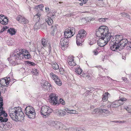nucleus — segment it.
Wrapping results in <instances>:
<instances>
[{"label": "nucleus", "mask_w": 131, "mask_h": 131, "mask_svg": "<svg viewBox=\"0 0 131 131\" xmlns=\"http://www.w3.org/2000/svg\"><path fill=\"white\" fill-rule=\"evenodd\" d=\"M25 113L26 115L30 118H33L35 117V110L33 107L30 106L26 107L25 109Z\"/></svg>", "instance_id": "0eeeda50"}, {"label": "nucleus", "mask_w": 131, "mask_h": 131, "mask_svg": "<svg viewBox=\"0 0 131 131\" xmlns=\"http://www.w3.org/2000/svg\"><path fill=\"white\" fill-rule=\"evenodd\" d=\"M107 37L110 39L109 41L111 40L110 42V45L113 43H114L118 44L120 43V45L124 46V45H127L128 42L127 40L126 39H123L122 35H116L115 36H112L111 35L110 32L108 31L106 34Z\"/></svg>", "instance_id": "20e7f679"}, {"label": "nucleus", "mask_w": 131, "mask_h": 131, "mask_svg": "<svg viewBox=\"0 0 131 131\" xmlns=\"http://www.w3.org/2000/svg\"><path fill=\"white\" fill-rule=\"evenodd\" d=\"M86 31L83 29H80L78 31L76 36V43L77 45L80 46L82 42H84L83 39L86 36Z\"/></svg>", "instance_id": "423d86ee"}, {"label": "nucleus", "mask_w": 131, "mask_h": 131, "mask_svg": "<svg viewBox=\"0 0 131 131\" xmlns=\"http://www.w3.org/2000/svg\"><path fill=\"white\" fill-rule=\"evenodd\" d=\"M122 79L124 81H126L127 80V79L125 78H122Z\"/></svg>", "instance_id": "e2e57ef3"}, {"label": "nucleus", "mask_w": 131, "mask_h": 131, "mask_svg": "<svg viewBox=\"0 0 131 131\" xmlns=\"http://www.w3.org/2000/svg\"><path fill=\"white\" fill-rule=\"evenodd\" d=\"M5 30V29H4L3 28L0 31V33H1L3 32Z\"/></svg>", "instance_id": "bf43d9fd"}, {"label": "nucleus", "mask_w": 131, "mask_h": 131, "mask_svg": "<svg viewBox=\"0 0 131 131\" xmlns=\"http://www.w3.org/2000/svg\"><path fill=\"white\" fill-rule=\"evenodd\" d=\"M56 121H55L51 119H49L47 122L48 124L54 127Z\"/></svg>", "instance_id": "b1692460"}, {"label": "nucleus", "mask_w": 131, "mask_h": 131, "mask_svg": "<svg viewBox=\"0 0 131 131\" xmlns=\"http://www.w3.org/2000/svg\"><path fill=\"white\" fill-rule=\"evenodd\" d=\"M7 32L9 33L12 36L15 35L16 33L15 29L12 28H10L9 29H8Z\"/></svg>", "instance_id": "a878e982"}, {"label": "nucleus", "mask_w": 131, "mask_h": 131, "mask_svg": "<svg viewBox=\"0 0 131 131\" xmlns=\"http://www.w3.org/2000/svg\"><path fill=\"white\" fill-rule=\"evenodd\" d=\"M8 119L7 118H4L3 119L1 120L0 121V122H1L2 123H3V122H7L8 120Z\"/></svg>", "instance_id": "de8ad7c7"}, {"label": "nucleus", "mask_w": 131, "mask_h": 131, "mask_svg": "<svg viewBox=\"0 0 131 131\" xmlns=\"http://www.w3.org/2000/svg\"><path fill=\"white\" fill-rule=\"evenodd\" d=\"M47 41L46 39L43 38L41 40V43L44 47H46L47 45Z\"/></svg>", "instance_id": "2f4dec72"}, {"label": "nucleus", "mask_w": 131, "mask_h": 131, "mask_svg": "<svg viewBox=\"0 0 131 131\" xmlns=\"http://www.w3.org/2000/svg\"><path fill=\"white\" fill-rule=\"evenodd\" d=\"M66 113L65 110H64V109L63 110H60L58 112V114L60 116H63L66 115Z\"/></svg>", "instance_id": "cd10ccee"}, {"label": "nucleus", "mask_w": 131, "mask_h": 131, "mask_svg": "<svg viewBox=\"0 0 131 131\" xmlns=\"http://www.w3.org/2000/svg\"><path fill=\"white\" fill-rule=\"evenodd\" d=\"M68 64L71 66H74L75 65L76 63L74 60L72 61H70L68 62Z\"/></svg>", "instance_id": "4c0bfd02"}, {"label": "nucleus", "mask_w": 131, "mask_h": 131, "mask_svg": "<svg viewBox=\"0 0 131 131\" xmlns=\"http://www.w3.org/2000/svg\"><path fill=\"white\" fill-rule=\"evenodd\" d=\"M131 45H129L128 42L127 44L125 46H124L125 47V46L126 47V48L127 49L130 50V49H131V43H130Z\"/></svg>", "instance_id": "79ce46f5"}, {"label": "nucleus", "mask_w": 131, "mask_h": 131, "mask_svg": "<svg viewBox=\"0 0 131 131\" xmlns=\"http://www.w3.org/2000/svg\"><path fill=\"white\" fill-rule=\"evenodd\" d=\"M0 22L3 25H6L7 24L8 19L7 17L2 15H0Z\"/></svg>", "instance_id": "dca6fc26"}, {"label": "nucleus", "mask_w": 131, "mask_h": 131, "mask_svg": "<svg viewBox=\"0 0 131 131\" xmlns=\"http://www.w3.org/2000/svg\"><path fill=\"white\" fill-rule=\"evenodd\" d=\"M107 19L106 18H102L99 19L98 20L101 23L104 22L105 21V20Z\"/></svg>", "instance_id": "58836bf2"}, {"label": "nucleus", "mask_w": 131, "mask_h": 131, "mask_svg": "<svg viewBox=\"0 0 131 131\" xmlns=\"http://www.w3.org/2000/svg\"><path fill=\"white\" fill-rule=\"evenodd\" d=\"M41 15L39 13H38L37 14L35 15L33 19L36 22H38L39 21L40 19V16Z\"/></svg>", "instance_id": "5701e85b"}, {"label": "nucleus", "mask_w": 131, "mask_h": 131, "mask_svg": "<svg viewBox=\"0 0 131 131\" xmlns=\"http://www.w3.org/2000/svg\"><path fill=\"white\" fill-rule=\"evenodd\" d=\"M88 0H83L82 2L84 4H85L86 3Z\"/></svg>", "instance_id": "680f3d73"}, {"label": "nucleus", "mask_w": 131, "mask_h": 131, "mask_svg": "<svg viewBox=\"0 0 131 131\" xmlns=\"http://www.w3.org/2000/svg\"><path fill=\"white\" fill-rule=\"evenodd\" d=\"M3 124V128L6 130H9L12 127V124L9 122H7L6 123H4Z\"/></svg>", "instance_id": "a211bd4d"}, {"label": "nucleus", "mask_w": 131, "mask_h": 131, "mask_svg": "<svg viewBox=\"0 0 131 131\" xmlns=\"http://www.w3.org/2000/svg\"><path fill=\"white\" fill-rule=\"evenodd\" d=\"M17 20L23 24H26L28 23V21L24 17L20 15H18L16 17Z\"/></svg>", "instance_id": "4468645a"}, {"label": "nucleus", "mask_w": 131, "mask_h": 131, "mask_svg": "<svg viewBox=\"0 0 131 131\" xmlns=\"http://www.w3.org/2000/svg\"><path fill=\"white\" fill-rule=\"evenodd\" d=\"M50 102L52 105L57 106L58 105L59 103L58 101V98L54 93H51L49 96Z\"/></svg>", "instance_id": "9d476101"}, {"label": "nucleus", "mask_w": 131, "mask_h": 131, "mask_svg": "<svg viewBox=\"0 0 131 131\" xmlns=\"http://www.w3.org/2000/svg\"><path fill=\"white\" fill-rule=\"evenodd\" d=\"M75 71L78 75H81L82 74V70L80 68H76Z\"/></svg>", "instance_id": "473e14b6"}, {"label": "nucleus", "mask_w": 131, "mask_h": 131, "mask_svg": "<svg viewBox=\"0 0 131 131\" xmlns=\"http://www.w3.org/2000/svg\"><path fill=\"white\" fill-rule=\"evenodd\" d=\"M45 20L49 25H51L53 22L51 18L46 16L45 18Z\"/></svg>", "instance_id": "4be33fe9"}, {"label": "nucleus", "mask_w": 131, "mask_h": 131, "mask_svg": "<svg viewBox=\"0 0 131 131\" xmlns=\"http://www.w3.org/2000/svg\"><path fill=\"white\" fill-rule=\"evenodd\" d=\"M75 29L73 27L69 28L68 29H66L64 32L65 38H68L71 37L75 34Z\"/></svg>", "instance_id": "1a4fd4ad"}, {"label": "nucleus", "mask_w": 131, "mask_h": 131, "mask_svg": "<svg viewBox=\"0 0 131 131\" xmlns=\"http://www.w3.org/2000/svg\"><path fill=\"white\" fill-rule=\"evenodd\" d=\"M126 99L125 98L122 97L121 99H120L119 100H118V101L119 102V101H121L122 102L125 101H126Z\"/></svg>", "instance_id": "8fccbe9b"}, {"label": "nucleus", "mask_w": 131, "mask_h": 131, "mask_svg": "<svg viewBox=\"0 0 131 131\" xmlns=\"http://www.w3.org/2000/svg\"><path fill=\"white\" fill-rule=\"evenodd\" d=\"M94 89L92 88L90 89V90H87L84 93L85 95L86 96H88L90 95L91 93L92 92V91H94Z\"/></svg>", "instance_id": "c756f323"}, {"label": "nucleus", "mask_w": 131, "mask_h": 131, "mask_svg": "<svg viewBox=\"0 0 131 131\" xmlns=\"http://www.w3.org/2000/svg\"><path fill=\"white\" fill-rule=\"evenodd\" d=\"M52 112L53 110L51 108L46 105L42 106L40 110L41 113L43 116H48Z\"/></svg>", "instance_id": "6e6552de"}, {"label": "nucleus", "mask_w": 131, "mask_h": 131, "mask_svg": "<svg viewBox=\"0 0 131 131\" xmlns=\"http://www.w3.org/2000/svg\"><path fill=\"white\" fill-rule=\"evenodd\" d=\"M63 124L59 122H56L54 127L57 129H59L63 128Z\"/></svg>", "instance_id": "aec40b11"}, {"label": "nucleus", "mask_w": 131, "mask_h": 131, "mask_svg": "<svg viewBox=\"0 0 131 131\" xmlns=\"http://www.w3.org/2000/svg\"><path fill=\"white\" fill-rule=\"evenodd\" d=\"M50 75L51 77L54 80H56L59 78L57 75L54 74L52 72L50 74Z\"/></svg>", "instance_id": "c85d7f7f"}, {"label": "nucleus", "mask_w": 131, "mask_h": 131, "mask_svg": "<svg viewBox=\"0 0 131 131\" xmlns=\"http://www.w3.org/2000/svg\"><path fill=\"white\" fill-rule=\"evenodd\" d=\"M59 101L61 104L63 105L65 104V102L62 99L60 98L59 99Z\"/></svg>", "instance_id": "49530a36"}, {"label": "nucleus", "mask_w": 131, "mask_h": 131, "mask_svg": "<svg viewBox=\"0 0 131 131\" xmlns=\"http://www.w3.org/2000/svg\"><path fill=\"white\" fill-rule=\"evenodd\" d=\"M122 16L123 17H127L129 19H130L129 15L125 13H122L121 14Z\"/></svg>", "instance_id": "c9c22d12"}, {"label": "nucleus", "mask_w": 131, "mask_h": 131, "mask_svg": "<svg viewBox=\"0 0 131 131\" xmlns=\"http://www.w3.org/2000/svg\"><path fill=\"white\" fill-rule=\"evenodd\" d=\"M3 102H0V112L3 111Z\"/></svg>", "instance_id": "ea45409f"}, {"label": "nucleus", "mask_w": 131, "mask_h": 131, "mask_svg": "<svg viewBox=\"0 0 131 131\" xmlns=\"http://www.w3.org/2000/svg\"><path fill=\"white\" fill-rule=\"evenodd\" d=\"M75 130V131H85V130L83 129L80 128H78L76 129Z\"/></svg>", "instance_id": "3c124183"}, {"label": "nucleus", "mask_w": 131, "mask_h": 131, "mask_svg": "<svg viewBox=\"0 0 131 131\" xmlns=\"http://www.w3.org/2000/svg\"><path fill=\"white\" fill-rule=\"evenodd\" d=\"M10 79L9 77L8 78H5L1 79L0 80V84L1 85L3 86H5L8 84Z\"/></svg>", "instance_id": "ddd939ff"}, {"label": "nucleus", "mask_w": 131, "mask_h": 131, "mask_svg": "<svg viewBox=\"0 0 131 131\" xmlns=\"http://www.w3.org/2000/svg\"><path fill=\"white\" fill-rule=\"evenodd\" d=\"M85 78L88 80H90V77L89 75H87L85 77Z\"/></svg>", "instance_id": "5fc2aeb1"}, {"label": "nucleus", "mask_w": 131, "mask_h": 131, "mask_svg": "<svg viewBox=\"0 0 131 131\" xmlns=\"http://www.w3.org/2000/svg\"><path fill=\"white\" fill-rule=\"evenodd\" d=\"M93 52H94V54L96 55H97L98 53V51L96 50L94 51Z\"/></svg>", "instance_id": "13d9d810"}, {"label": "nucleus", "mask_w": 131, "mask_h": 131, "mask_svg": "<svg viewBox=\"0 0 131 131\" xmlns=\"http://www.w3.org/2000/svg\"><path fill=\"white\" fill-rule=\"evenodd\" d=\"M3 124L1 122H0V130H3Z\"/></svg>", "instance_id": "09e8293b"}, {"label": "nucleus", "mask_w": 131, "mask_h": 131, "mask_svg": "<svg viewBox=\"0 0 131 131\" xmlns=\"http://www.w3.org/2000/svg\"><path fill=\"white\" fill-rule=\"evenodd\" d=\"M60 43L62 49L64 50L68 46V40L65 37H63L60 40Z\"/></svg>", "instance_id": "9b49d317"}, {"label": "nucleus", "mask_w": 131, "mask_h": 131, "mask_svg": "<svg viewBox=\"0 0 131 131\" xmlns=\"http://www.w3.org/2000/svg\"><path fill=\"white\" fill-rule=\"evenodd\" d=\"M0 101H1V102H3V99L2 96V97H0Z\"/></svg>", "instance_id": "338daca9"}, {"label": "nucleus", "mask_w": 131, "mask_h": 131, "mask_svg": "<svg viewBox=\"0 0 131 131\" xmlns=\"http://www.w3.org/2000/svg\"><path fill=\"white\" fill-rule=\"evenodd\" d=\"M49 51H50L51 50V46L50 44L49 45Z\"/></svg>", "instance_id": "0e129e2a"}, {"label": "nucleus", "mask_w": 131, "mask_h": 131, "mask_svg": "<svg viewBox=\"0 0 131 131\" xmlns=\"http://www.w3.org/2000/svg\"><path fill=\"white\" fill-rule=\"evenodd\" d=\"M9 112L10 117L15 121H21L24 119V114L19 107L10 108L9 109Z\"/></svg>", "instance_id": "7ed1b4c3"}, {"label": "nucleus", "mask_w": 131, "mask_h": 131, "mask_svg": "<svg viewBox=\"0 0 131 131\" xmlns=\"http://www.w3.org/2000/svg\"><path fill=\"white\" fill-rule=\"evenodd\" d=\"M73 60V57L72 56H71L70 57H69L68 60V63L70 61H72Z\"/></svg>", "instance_id": "37998d69"}, {"label": "nucleus", "mask_w": 131, "mask_h": 131, "mask_svg": "<svg viewBox=\"0 0 131 131\" xmlns=\"http://www.w3.org/2000/svg\"><path fill=\"white\" fill-rule=\"evenodd\" d=\"M111 122H113L116 123H119V121H111Z\"/></svg>", "instance_id": "69168bd1"}, {"label": "nucleus", "mask_w": 131, "mask_h": 131, "mask_svg": "<svg viewBox=\"0 0 131 131\" xmlns=\"http://www.w3.org/2000/svg\"><path fill=\"white\" fill-rule=\"evenodd\" d=\"M108 28L105 26H101L96 30V35L97 37H100L97 41V45L101 47L105 45L109 41V38H107V33L108 31Z\"/></svg>", "instance_id": "f257e3e1"}, {"label": "nucleus", "mask_w": 131, "mask_h": 131, "mask_svg": "<svg viewBox=\"0 0 131 131\" xmlns=\"http://www.w3.org/2000/svg\"><path fill=\"white\" fill-rule=\"evenodd\" d=\"M58 26L57 25H55L54 26H52L51 27L52 30L51 34L52 36H54L56 33L57 30V27Z\"/></svg>", "instance_id": "412c9836"}, {"label": "nucleus", "mask_w": 131, "mask_h": 131, "mask_svg": "<svg viewBox=\"0 0 131 131\" xmlns=\"http://www.w3.org/2000/svg\"><path fill=\"white\" fill-rule=\"evenodd\" d=\"M55 83L59 86H61L62 84V83L59 78L56 80H54Z\"/></svg>", "instance_id": "7c9ffc66"}, {"label": "nucleus", "mask_w": 131, "mask_h": 131, "mask_svg": "<svg viewBox=\"0 0 131 131\" xmlns=\"http://www.w3.org/2000/svg\"><path fill=\"white\" fill-rule=\"evenodd\" d=\"M43 7L42 5H38V7L40 8V9H42V8Z\"/></svg>", "instance_id": "6e6d98bb"}, {"label": "nucleus", "mask_w": 131, "mask_h": 131, "mask_svg": "<svg viewBox=\"0 0 131 131\" xmlns=\"http://www.w3.org/2000/svg\"><path fill=\"white\" fill-rule=\"evenodd\" d=\"M30 58V55L28 52L25 49H21L19 52H16L11 53L9 60V62L13 66L18 64L17 60L21 59L24 58L26 59Z\"/></svg>", "instance_id": "f03ea898"}, {"label": "nucleus", "mask_w": 131, "mask_h": 131, "mask_svg": "<svg viewBox=\"0 0 131 131\" xmlns=\"http://www.w3.org/2000/svg\"><path fill=\"white\" fill-rule=\"evenodd\" d=\"M53 68L55 70H57L59 68V66L57 63H54L52 65Z\"/></svg>", "instance_id": "f704fd0d"}, {"label": "nucleus", "mask_w": 131, "mask_h": 131, "mask_svg": "<svg viewBox=\"0 0 131 131\" xmlns=\"http://www.w3.org/2000/svg\"><path fill=\"white\" fill-rule=\"evenodd\" d=\"M3 115L4 117H7V114L6 113H5V112L4 111H1L0 112V121L3 119V117L1 116Z\"/></svg>", "instance_id": "bb28decb"}, {"label": "nucleus", "mask_w": 131, "mask_h": 131, "mask_svg": "<svg viewBox=\"0 0 131 131\" xmlns=\"http://www.w3.org/2000/svg\"><path fill=\"white\" fill-rule=\"evenodd\" d=\"M32 72L34 73L35 74L37 75V74L38 73V72L37 71V70L35 69H32Z\"/></svg>", "instance_id": "603ef678"}, {"label": "nucleus", "mask_w": 131, "mask_h": 131, "mask_svg": "<svg viewBox=\"0 0 131 131\" xmlns=\"http://www.w3.org/2000/svg\"><path fill=\"white\" fill-rule=\"evenodd\" d=\"M126 45H124V46H122L121 45H120V43L118 44H116L114 43H112L111 44V45H110V48L113 51H115L116 50H117V49H118L120 47L121 48L124 49V46Z\"/></svg>", "instance_id": "f8f14e48"}, {"label": "nucleus", "mask_w": 131, "mask_h": 131, "mask_svg": "<svg viewBox=\"0 0 131 131\" xmlns=\"http://www.w3.org/2000/svg\"><path fill=\"white\" fill-rule=\"evenodd\" d=\"M75 128H74L72 127H70L69 128H67L66 129V131H75Z\"/></svg>", "instance_id": "e433bc0d"}, {"label": "nucleus", "mask_w": 131, "mask_h": 131, "mask_svg": "<svg viewBox=\"0 0 131 131\" xmlns=\"http://www.w3.org/2000/svg\"><path fill=\"white\" fill-rule=\"evenodd\" d=\"M81 74H82L80 75L81 77H85H85L86 76V75H87L86 74H85V73L83 74L82 73Z\"/></svg>", "instance_id": "864d4df0"}, {"label": "nucleus", "mask_w": 131, "mask_h": 131, "mask_svg": "<svg viewBox=\"0 0 131 131\" xmlns=\"http://www.w3.org/2000/svg\"><path fill=\"white\" fill-rule=\"evenodd\" d=\"M64 110L66 111V113L67 112V113H75V110H69L68 108L64 109Z\"/></svg>", "instance_id": "72a5a7b5"}, {"label": "nucleus", "mask_w": 131, "mask_h": 131, "mask_svg": "<svg viewBox=\"0 0 131 131\" xmlns=\"http://www.w3.org/2000/svg\"><path fill=\"white\" fill-rule=\"evenodd\" d=\"M108 94H109L107 92H106L104 94L103 96L102 100L103 102H105L107 101L108 99Z\"/></svg>", "instance_id": "393cba45"}, {"label": "nucleus", "mask_w": 131, "mask_h": 131, "mask_svg": "<svg viewBox=\"0 0 131 131\" xmlns=\"http://www.w3.org/2000/svg\"><path fill=\"white\" fill-rule=\"evenodd\" d=\"M109 105L103 106L101 108L95 109L93 110L92 113L93 114H102L105 116H108L110 114V112L108 110L106 107H109Z\"/></svg>", "instance_id": "39448f33"}, {"label": "nucleus", "mask_w": 131, "mask_h": 131, "mask_svg": "<svg viewBox=\"0 0 131 131\" xmlns=\"http://www.w3.org/2000/svg\"><path fill=\"white\" fill-rule=\"evenodd\" d=\"M26 62H27V64L29 65L30 66H34L35 65V63L29 61H27Z\"/></svg>", "instance_id": "c03bdc74"}, {"label": "nucleus", "mask_w": 131, "mask_h": 131, "mask_svg": "<svg viewBox=\"0 0 131 131\" xmlns=\"http://www.w3.org/2000/svg\"><path fill=\"white\" fill-rule=\"evenodd\" d=\"M124 122H125L124 121H119V123H124Z\"/></svg>", "instance_id": "774afa93"}, {"label": "nucleus", "mask_w": 131, "mask_h": 131, "mask_svg": "<svg viewBox=\"0 0 131 131\" xmlns=\"http://www.w3.org/2000/svg\"><path fill=\"white\" fill-rule=\"evenodd\" d=\"M46 11V12H47L49 11V8L48 7H46L45 8Z\"/></svg>", "instance_id": "4d7b16f0"}, {"label": "nucleus", "mask_w": 131, "mask_h": 131, "mask_svg": "<svg viewBox=\"0 0 131 131\" xmlns=\"http://www.w3.org/2000/svg\"><path fill=\"white\" fill-rule=\"evenodd\" d=\"M42 86L46 90L48 91H50L52 89L51 85L46 81H45L44 83L42 85Z\"/></svg>", "instance_id": "2eb2a0df"}, {"label": "nucleus", "mask_w": 131, "mask_h": 131, "mask_svg": "<svg viewBox=\"0 0 131 131\" xmlns=\"http://www.w3.org/2000/svg\"><path fill=\"white\" fill-rule=\"evenodd\" d=\"M3 28H4V29H5V30L7 29L8 27L7 26H4L3 27Z\"/></svg>", "instance_id": "052dcab7"}, {"label": "nucleus", "mask_w": 131, "mask_h": 131, "mask_svg": "<svg viewBox=\"0 0 131 131\" xmlns=\"http://www.w3.org/2000/svg\"><path fill=\"white\" fill-rule=\"evenodd\" d=\"M122 104V103H120L118 100H117L115 102H113L111 103V105H109V106H111L112 108H116Z\"/></svg>", "instance_id": "f3484780"}, {"label": "nucleus", "mask_w": 131, "mask_h": 131, "mask_svg": "<svg viewBox=\"0 0 131 131\" xmlns=\"http://www.w3.org/2000/svg\"><path fill=\"white\" fill-rule=\"evenodd\" d=\"M124 108L126 109L129 113H131V108L126 107H125Z\"/></svg>", "instance_id": "a18cd8bd"}, {"label": "nucleus", "mask_w": 131, "mask_h": 131, "mask_svg": "<svg viewBox=\"0 0 131 131\" xmlns=\"http://www.w3.org/2000/svg\"><path fill=\"white\" fill-rule=\"evenodd\" d=\"M46 27V26L45 24H42L41 25H39V23H36L34 26V28L36 29L40 28H45Z\"/></svg>", "instance_id": "6ab92c4d"}, {"label": "nucleus", "mask_w": 131, "mask_h": 131, "mask_svg": "<svg viewBox=\"0 0 131 131\" xmlns=\"http://www.w3.org/2000/svg\"><path fill=\"white\" fill-rule=\"evenodd\" d=\"M75 15V12H73L69 14H67L65 15V16L68 17H69L71 16H73Z\"/></svg>", "instance_id": "a19ab883"}]
</instances>
